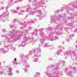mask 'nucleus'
<instances>
[{
	"instance_id": "obj_1",
	"label": "nucleus",
	"mask_w": 77,
	"mask_h": 77,
	"mask_svg": "<svg viewBox=\"0 0 77 77\" xmlns=\"http://www.w3.org/2000/svg\"><path fill=\"white\" fill-rule=\"evenodd\" d=\"M25 33H27L28 31L27 30H24L23 32H17V31L14 30V31H9V35L8 34H6V35H2V38L5 37L6 39L5 42H15L16 41L20 39L21 37V35L24 36Z\"/></svg>"
},
{
	"instance_id": "obj_2",
	"label": "nucleus",
	"mask_w": 77,
	"mask_h": 77,
	"mask_svg": "<svg viewBox=\"0 0 77 77\" xmlns=\"http://www.w3.org/2000/svg\"><path fill=\"white\" fill-rule=\"evenodd\" d=\"M59 65V64L51 65V67H48L46 72L48 77H60V75L62 73L61 72L56 71L59 70V67L58 66Z\"/></svg>"
},
{
	"instance_id": "obj_3",
	"label": "nucleus",
	"mask_w": 77,
	"mask_h": 77,
	"mask_svg": "<svg viewBox=\"0 0 77 77\" xmlns=\"http://www.w3.org/2000/svg\"><path fill=\"white\" fill-rule=\"evenodd\" d=\"M23 0H9L8 6L6 7V11H4L2 15H0V21H2L3 22L5 21V17L9 15V13L8 9L10 8L11 6L13 5L15 3H17L18 2H20Z\"/></svg>"
},
{
	"instance_id": "obj_4",
	"label": "nucleus",
	"mask_w": 77,
	"mask_h": 77,
	"mask_svg": "<svg viewBox=\"0 0 77 77\" xmlns=\"http://www.w3.org/2000/svg\"><path fill=\"white\" fill-rule=\"evenodd\" d=\"M28 56H29V55H25L23 54L20 55L21 57L20 62L23 63V67H26L25 68H23V70L25 71V72H27L28 71V69L27 67L30 68V66L27 64V62L26 61V60L28 59Z\"/></svg>"
},
{
	"instance_id": "obj_5",
	"label": "nucleus",
	"mask_w": 77,
	"mask_h": 77,
	"mask_svg": "<svg viewBox=\"0 0 77 77\" xmlns=\"http://www.w3.org/2000/svg\"><path fill=\"white\" fill-rule=\"evenodd\" d=\"M41 48H38L37 49H35L33 50V54L35 57V58L32 60V61L34 62H37L38 61V57L41 56Z\"/></svg>"
},
{
	"instance_id": "obj_6",
	"label": "nucleus",
	"mask_w": 77,
	"mask_h": 77,
	"mask_svg": "<svg viewBox=\"0 0 77 77\" xmlns=\"http://www.w3.org/2000/svg\"><path fill=\"white\" fill-rule=\"evenodd\" d=\"M46 0H41V2H33V6H35L36 8H39L40 7L42 8H46V5L44 4V1Z\"/></svg>"
},
{
	"instance_id": "obj_7",
	"label": "nucleus",
	"mask_w": 77,
	"mask_h": 77,
	"mask_svg": "<svg viewBox=\"0 0 77 77\" xmlns=\"http://www.w3.org/2000/svg\"><path fill=\"white\" fill-rule=\"evenodd\" d=\"M71 55L72 57H75V59L77 60V53L71 50L69 51H66L64 53V57H66L68 55Z\"/></svg>"
},
{
	"instance_id": "obj_8",
	"label": "nucleus",
	"mask_w": 77,
	"mask_h": 77,
	"mask_svg": "<svg viewBox=\"0 0 77 77\" xmlns=\"http://www.w3.org/2000/svg\"><path fill=\"white\" fill-rule=\"evenodd\" d=\"M69 68L70 70H72V69L73 70L69 71L67 73V75L69 76L70 77H73L72 74L73 73V74H75L77 72V69H76V68L75 67L71 68V66L69 67Z\"/></svg>"
},
{
	"instance_id": "obj_9",
	"label": "nucleus",
	"mask_w": 77,
	"mask_h": 77,
	"mask_svg": "<svg viewBox=\"0 0 77 77\" xmlns=\"http://www.w3.org/2000/svg\"><path fill=\"white\" fill-rule=\"evenodd\" d=\"M5 48H0V53H2L4 54H5L6 53L8 52V51L6 50V49L8 50L9 48V45H6L4 46Z\"/></svg>"
},
{
	"instance_id": "obj_10",
	"label": "nucleus",
	"mask_w": 77,
	"mask_h": 77,
	"mask_svg": "<svg viewBox=\"0 0 77 77\" xmlns=\"http://www.w3.org/2000/svg\"><path fill=\"white\" fill-rule=\"evenodd\" d=\"M48 34L49 35L48 39H49L50 41H54L55 39H57V37H54V34H53V33L52 32H51L49 33H48Z\"/></svg>"
},
{
	"instance_id": "obj_11",
	"label": "nucleus",
	"mask_w": 77,
	"mask_h": 77,
	"mask_svg": "<svg viewBox=\"0 0 77 77\" xmlns=\"http://www.w3.org/2000/svg\"><path fill=\"white\" fill-rule=\"evenodd\" d=\"M43 30L44 29H40L38 30L35 29V32H32V35H35L36 36H37V33H38V31H39L40 32V34L41 36H42L44 35V32H42V30Z\"/></svg>"
},
{
	"instance_id": "obj_12",
	"label": "nucleus",
	"mask_w": 77,
	"mask_h": 77,
	"mask_svg": "<svg viewBox=\"0 0 77 77\" xmlns=\"http://www.w3.org/2000/svg\"><path fill=\"white\" fill-rule=\"evenodd\" d=\"M16 9L17 10L16 11L17 12V13L18 14V15H21L22 13H23V12H25V11H23L21 10L19 11L20 9V7H18L16 8Z\"/></svg>"
},
{
	"instance_id": "obj_13",
	"label": "nucleus",
	"mask_w": 77,
	"mask_h": 77,
	"mask_svg": "<svg viewBox=\"0 0 77 77\" xmlns=\"http://www.w3.org/2000/svg\"><path fill=\"white\" fill-rule=\"evenodd\" d=\"M60 47L61 48V50L60 49L58 50L56 52V54L57 55H60V54L61 52H62V51H63V50H64V48L62 47V46H60Z\"/></svg>"
},
{
	"instance_id": "obj_14",
	"label": "nucleus",
	"mask_w": 77,
	"mask_h": 77,
	"mask_svg": "<svg viewBox=\"0 0 77 77\" xmlns=\"http://www.w3.org/2000/svg\"><path fill=\"white\" fill-rule=\"evenodd\" d=\"M33 23V21L31 22H27V23H26V22H25L24 23L22 24V26L20 27V29H23V27H26V24L29 23L30 24V23Z\"/></svg>"
},
{
	"instance_id": "obj_15",
	"label": "nucleus",
	"mask_w": 77,
	"mask_h": 77,
	"mask_svg": "<svg viewBox=\"0 0 77 77\" xmlns=\"http://www.w3.org/2000/svg\"><path fill=\"white\" fill-rule=\"evenodd\" d=\"M37 11L38 13H40L38 15L37 17H40V18H42V17H44V16L42 15V14H41V10H37Z\"/></svg>"
},
{
	"instance_id": "obj_16",
	"label": "nucleus",
	"mask_w": 77,
	"mask_h": 77,
	"mask_svg": "<svg viewBox=\"0 0 77 77\" xmlns=\"http://www.w3.org/2000/svg\"><path fill=\"white\" fill-rule=\"evenodd\" d=\"M51 18V23L52 24V23H56V21H55V19L54 18V16H51L50 17Z\"/></svg>"
},
{
	"instance_id": "obj_17",
	"label": "nucleus",
	"mask_w": 77,
	"mask_h": 77,
	"mask_svg": "<svg viewBox=\"0 0 77 77\" xmlns=\"http://www.w3.org/2000/svg\"><path fill=\"white\" fill-rule=\"evenodd\" d=\"M16 60H17V59L15 58L14 60L13 61V63L14 65H20L21 64V63L18 62L17 63V62H16Z\"/></svg>"
},
{
	"instance_id": "obj_18",
	"label": "nucleus",
	"mask_w": 77,
	"mask_h": 77,
	"mask_svg": "<svg viewBox=\"0 0 77 77\" xmlns=\"http://www.w3.org/2000/svg\"><path fill=\"white\" fill-rule=\"evenodd\" d=\"M5 68H8V72H12V69L11 67V66H5Z\"/></svg>"
},
{
	"instance_id": "obj_19",
	"label": "nucleus",
	"mask_w": 77,
	"mask_h": 77,
	"mask_svg": "<svg viewBox=\"0 0 77 77\" xmlns=\"http://www.w3.org/2000/svg\"><path fill=\"white\" fill-rule=\"evenodd\" d=\"M46 38H47V37H45L44 38H43L40 40V41L41 42V43L42 45L44 43V41H44V39H46Z\"/></svg>"
},
{
	"instance_id": "obj_20",
	"label": "nucleus",
	"mask_w": 77,
	"mask_h": 77,
	"mask_svg": "<svg viewBox=\"0 0 77 77\" xmlns=\"http://www.w3.org/2000/svg\"><path fill=\"white\" fill-rule=\"evenodd\" d=\"M26 45V42H23L22 43V44L19 45L18 46V47H20L21 46L23 47H25Z\"/></svg>"
},
{
	"instance_id": "obj_21",
	"label": "nucleus",
	"mask_w": 77,
	"mask_h": 77,
	"mask_svg": "<svg viewBox=\"0 0 77 77\" xmlns=\"http://www.w3.org/2000/svg\"><path fill=\"white\" fill-rule=\"evenodd\" d=\"M13 22L14 23H18V24H21V23L20 21L19 20H18L17 19H15L13 20Z\"/></svg>"
},
{
	"instance_id": "obj_22",
	"label": "nucleus",
	"mask_w": 77,
	"mask_h": 77,
	"mask_svg": "<svg viewBox=\"0 0 77 77\" xmlns=\"http://www.w3.org/2000/svg\"><path fill=\"white\" fill-rule=\"evenodd\" d=\"M27 7L28 8H27L26 9V11L27 12H28L30 11H31V10H32V8H30V5H28Z\"/></svg>"
},
{
	"instance_id": "obj_23",
	"label": "nucleus",
	"mask_w": 77,
	"mask_h": 77,
	"mask_svg": "<svg viewBox=\"0 0 77 77\" xmlns=\"http://www.w3.org/2000/svg\"><path fill=\"white\" fill-rule=\"evenodd\" d=\"M34 77H40V73L39 72H36L35 73V75L34 76Z\"/></svg>"
},
{
	"instance_id": "obj_24",
	"label": "nucleus",
	"mask_w": 77,
	"mask_h": 77,
	"mask_svg": "<svg viewBox=\"0 0 77 77\" xmlns=\"http://www.w3.org/2000/svg\"><path fill=\"white\" fill-rule=\"evenodd\" d=\"M61 15H59L57 16L56 17V18L57 19V21H59V20H60V18L61 17H61Z\"/></svg>"
},
{
	"instance_id": "obj_25",
	"label": "nucleus",
	"mask_w": 77,
	"mask_h": 77,
	"mask_svg": "<svg viewBox=\"0 0 77 77\" xmlns=\"http://www.w3.org/2000/svg\"><path fill=\"white\" fill-rule=\"evenodd\" d=\"M35 14V12L34 11H30V12L29 14V15H34V14Z\"/></svg>"
},
{
	"instance_id": "obj_26",
	"label": "nucleus",
	"mask_w": 77,
	"mask_h": 77,
	"mask_svg": "<svg viewBox=\"0 0 77 77\" xmlns=\"http://www.w3.org/2000/svg\"><path fill=\"white\" fill-rule=\"evenodd\" d=\"M43 47H51V45H48L47 44H45L43 46Z\"/></svg>"
},
{
	"instance_id": "obj_27",
	"label": "nucleus",
	"mask_w": 77,
	"mask_h": 77,
	"mask_svg": "<svg viewBox=\"0 0 77 77\" xmlns=\"http://www.w3.org/2000/svg\"><path fill=\"white\" fill-rule=\"evenodd\" d=\"M11 11L13 13H15V14H17V11L14 9H12L11 10Z\"/></svg>"
},
{
	"instance_id": "obj_28",
	"label": "nucleus",
	"mask_w": 77,
	"mask_h": 77,
	"mask_svg": "<svg viewBox=\"0 0 77 77\" xmlns=\"http://www.w3.org/2000/svg\"><path fill=\"white\" fill-rule=\"evenodd\" d=\"M8 75L9 76H11L13 75V73L11 72H8Z\"/></svg>"
},
{
	"instance_id": "obj_29",
	"label": "nucleus",
	"mask_w": 77,
	"mask_h": 77,
	"mask_svg": "<svg viewBox=\"0 0 77 77\" xmlns=\"http://www.w3.org/2000/svg\"><path fill=\"white\" fill-rule=\"evenodd\" d=\"M28 37H27V36H25L23 38L24 40V41H27V40H28Z\"/></svg>"
},
{
	"instance_id": "obj_30",
	"label": "nucleus",
	"mask_w": 77,
	"mask_h": 77,
	"mask_svg": "<svg viewBox=\"0 0 77 77\" xmlns=\"http://www.w3.org/2000/svg\"><path fill=\"white\" fill-rule=\"evenodd\" d=\"M60 62L62 63V65L63 66H64L65 65V61H60Z\"/></svg>"
},
{
	"instance_id": "obj_31",
	"label": "nucleus",
	"mask_w": 77,
	"mask_h": 77,
	"mask_svg": "<svg viewBox=\"0 0 77 77\" xmlns=\"http://www.w3.org/2000/svg\"><path fill=\"white\" fill-rule=\"evenodd\" d=\"M29 39L30 42H33V38H29Z\"/></svg>"
},
{
	"instance_id": "obj_32",
	"label": "nucleus",
	"mask_w": 77,
	"mask_h": 77,
	"mask_svg": "<svg viewBox=\"0 0 77 77\" xmlns=\"http://www.w3.org/2000/svg\"><path fill=\"white\" fill-rule=\"evenodd\" d=\"M60 11L59 10L57 11H55L54 12V13L55 14H57V13H59V12H60Z\"/></svg>"
},
{
	"instance_id": "obj_33",
	"label": "nucleus",
	"mask_w": 77,
	"mask_h": 77,
	"mask_svg": "<svg viewBox=\"0 0 77 77\" xmlns=\"http://www.w3.org/2000/svg\"><path fill=\"white\" fill-rule=\"evenodd\" d=\"M64 70H65V72H66L68 71V68H65V69H64Z\"/></svg>"
},
{
	"instance_id": "obj_34",
	"label": "nucleus",
	"mask_w": 77,
	"mask_h": 77,
	"mask_svg": "<svg viewBox=\"0 0 77 77\" xmlns=\"http://www.w3.org/2000/svg\"><path fill=\"white\" fill-rule=\"evenodd\" d=\"M12 50H13V51H15L16 50V48H11Z\"/></svg>"
},
{
	"instance_id": "obj_35",
	"label": "nucleus",
	"mask_w": 77,
	"mask_h": 77,
	"mask_svg": "<svg viewBox=\"0 0 77 77\" xmlns=\"http://www.w3.org/2000/svg\"><path fill=\"white\" fill-rule=\"evenodd\" d=\"M3 73H4V72L3 71H1L0 72V74H1V75H2Z\"/></svg>"
},
{
	"instance_id": "obj_36",
	"label": "nucleus",
	"mask_w": 77,
	"mask_h": 77,
	"mask_svg": "<svg viewBox=\"0 0 77 77\" xmlns=\"http://www.w3.org/2000/svg\"><path fill=\"white\" fill-rule=\"evenodd\" d=\"M51 30H52V28H51V27H50L49 28V31H51Z\"/></svg>"
},
{
	"instance_id": "obj_37",
	"label": "nucleus",
	"mask_w": 77,
	"mask_h": 77,
	"mask_svg": "<svg viewBox=\"0 0 77 77\" xmlns=\"http://www.w3.org/2000/svg\"><path fill=\"white\" fill-rule=\"evenodd\" d=\"M15 27L14 25H11L10 26V28H13V27Z\"/></svg>"
},
{
	"instance_id": "obj_38",
	"label": "nucleus",
	"mask_w": 77,
	"mask_h": 77,
	"mask_svg": "<svg viewBox=\"0 0 77 77\" xmlns=\"http://www.w3.org/2000/svg\"><path fill=\"white\" fill-rule=\"evenodd\" d=\"M33 53V51H30L29 52V54H32Z\"/></svg>"
},
{
	"instance_id": "obj_39",
	"label": "nucleus",
	"mask_w": 77,
	"mask_h": 77,
	"mask_svg": "<svg viewBox=\"0 0 77 77\" xmlns=\"http://www.w3.org/2000/svg\"><path fill=\"white\" fill-rule=\"evenodd\" d=\"M48 59L49 60H53V59H52V58H49Z\"/></svg>"
},
{
	"instance_id": "obj_40",
	"label": "nucleus",
	"mask_w": 77,
	"mask_h": 77,
	"mask_svg": "<svg viewBox=\"0 0 77 77\" xmlns=\"http://www.w3.org/2000/svg\"><path fill=\"white\" fill-rule=\"evenodd\" d=\"M74 32H77V29H75L74 30Z\"/></svg>"
},
{
	"instance_id": "obj_41",
	"label": "nucleus",
	"mask_w": 77,
	"mask_h": 77,
	"mask_svg": "<svg viewBox=\"0 0 77 77\" xmlns=\"http://www.w3.org/2000/svg\"><path fill=\"white\" fill-rule=\"evenodd\" d=\"M16 72L17 73V74H19V72H20L18 70H17L16 71Z\"/></svg>"
},
{
	"instance_id": "obj_42",
	"label": "nucleus",
	"mask_w": 77,
	"mask_h": 77,
	"mask_svg": "<svg viewBox=\"0 0 77 77\" xmlns=\"http://www.w3.org/2000/svg\"><path fill=\"white\" fill-rule=\"evenodd\" d=\"M4 7H2L1 8H0V10H2V9H4Z\"/></svg>"
},
{
	"instance_id": "obj_43",
	"label": "nucleus",
	"mask_w": 77,
	"mask_h": 77,
	"mask_svg": "<svg viewBox=\"0 0 77 77\" xmlns=\"http://www.w3.org/2000/svg\"><path fill=\"white\" fill-rule=\"evenodd\" d=\"M32 28L31 27H29V29H28V30H31L32 29Z\"/></svg>"
},
{
	"instance_id": "obj_44",
	"label": "nucleus",
	"mask_w": 77,
	"mask_h": 77,
	"mask_svg": "<svg viewBox=\"0 0 77 77\" xmlns=\"http://www.w3.org/2000/svg\"><path fill=\"white\" fill-rule=\"evenodd\" d=\"M66 41L67 42H69V39L66 40Z\"/></svg>"
},
{
	"instance_id": "obj_45",
	"label": "nucleus",
	"mask_w": 77,
	"mask_h": 77,
	"mask_svg": "<svg viewBox=\"0 0 77 77\" xmlns=\"http://www.w3.org/2000/svg\"><path fill=\"white\" fill-rule=\"evenodd\" d=\"M57 35H59V34H60V32H57Z\"/></svg>"
},
{
	"instance_id": "obj_46",
	"label": "nucleus",
	"mask_w": 77,
	"mask_h": 77,
	"mask_svg": "<svg viewBox=\"0 0 77 77\" xmlns=\"http://www.w3.org/2000/svg\"><path fill=\"white\" fill-rule=\"evenodd\" d=\"M3 68V67L1 66H0V69H2Z\"/></svg>"
},
{
	"instance_id": "obj_47",
	"label": "nucleus",
	"mask_w": 77,
	"mask_h": 77,
	"mask_svg": "<svg viewBox=\"0 0 77 77\" xmlns=\"http://www.w3.org/2000/svg\"><path fill=\"white\" fill-rule=\"evenodd\" d=\"M68 8V9H67V8H66V9H67V10H70V9L69 8Z\"/></svg>"
},
{
	"instance_id": "obj_48",
	"label": "nucleus",
	"mask_w": 77,
	"mask_h": 77,
	"mask_svg": "<svg viewBox=\"0 0 77 77\" xmlns=\"http://www.w3.org/2000/svg\"><path fill=\"white\" fill-rule=\"evenodd\" d=\"M58 27H56L55 28V31H56V29Z\"/></svg>"
},
{
	"instance_id": "obj_49",
	"label": "nucleus",
	"mask_w": 77,
	"mask_h": 77,
	"mask_svg": "<svg viewBox=\"0 0 77 77\" xmlns=\"http://www.w3.org/2000/svg\"><path fill=\"white\" fill-rule=\"evenodd\" d=\"M27 17H28V14H26V18H27Z\"/></svg>"
},
{
	"instance_id": "obj_50",
	"label": "nucleus",
	"mask_w": 77,
	"mask_h": 77,
	"mask_svg": "<svg viewBox=\"0 0 77 77\" xmlns=\"http://www.w3.org/2000/svg\"><path fill=\"white\" fill-rule=\"evenodd\" d=\"M33 10H34L35 11V10H36V8H33Z\"/></svg>"
},
{
	"instance_id": "obj_51",
	"label": "nucleus",
	"mask_w": 77,
	"mask_h": 77,
	"mask_svg": "<svg viewBox=\"0 0 77 77\" xmlns=\"http://www.w3.org/2000/svg\"><path fill=\"white\" fill-rule=\"evenodd\" d=\"M70 37H71L72 36V35H69Z\"/></svg>"
},
{
	"instance_id": "obj_52",
	"label": "nucleus",
	"mask_w": 77,
	"mask_h": 77,
	"mask_svg": "<svg viewBox=\"0 0 77 77\" xmlns=\"http://www.w3.org/2000/svg\"><path fill=\"white\" fill-rule=\"evenodd\" d=\"M1 3L2 4V5H3V2L2 1V2H1Z\"/></svg>"
},
{
	"instance_id": "obj_53",
	"label": "nucleus",
	"mask_w": 77,
	"mask_h": 77,
	"mask_svg": "<svg viewBox=\"0 0 77 77\" xmlns=\"http://www.w3.org/2000/svg\"><path fill=\"white\" fill-rule=\"evenodd\" d=\"M2 45V42H0V45Z\"/></svg>"
},
{
	"instance_id": "obj_54",
	"label": "nucleus",
	"mask_w": 77,
	"mask_h": 77,
	"mask_svg": "<svg viewBox=\"0 0 77 77\" xmlns=\"http://www.w3.org/2000/svg\"><path fill=\"white\" fill-rule=\"evenodd\" d=\"M3 32H6V30H5L4 29L3 30Z\"/></svg>"
},
{
	"instance_id": "obj_55",
	"label": "nucleus",
	"mask_w": 77,
	"mask_h": 77,
	"mask_svg": "<svg viewBox=\"0 0 77 77\" xmlns=\"http://www.w3.org/2000/svg\"><path fill=\"white\" fill-rule=\"evenodd\" d=\"M31 1H32V0H29V2H31Z\"/></svg>"
},
{
	"instance_id": "obj_56",
	"label": "nucleus",
	"mask_w": 77,
	"mask_h": 77,
	"mask_svg": "<svg viewBox=\"0 0 77 77\" xmlns=\"http://www.w3.org/2000/svg\"><path fill=\"white\" fill-rule=\"evenodd\" d=\"M34 20H35V21H36L37 19H34Z\"/></svg>"
},
{
	"instance_id": "obj_57",
	"label": "nucleus",
	"mask_w": 77,
	"mask_h": 77,
	"mask_svg": "<svg viewBox=\"0 0 77 77\" xmlns=\"http://www.w3.org/2000/svg\"><path fill=\"white\" fill-rule=\"evenodd\" d=\"M1 65H2V63L0 62V66H1Z\"/></svg>"
},
{
	"instance_id": "obj_58",
	"label": "nucleus",
	"mask_w": 77,
	"mask_h": 77,
	"mask_svg": "<svg viewBox=\"0 0 77 77\" xmlns=\"http://www.w3.org/2000/svg\"><path fill=\"white\" fill-rule=\"evenodd\" d=\"M72 21H71L72 23H74V22H72Z\"/></svg>"
},
{
	"instance_id": "obj_59",
	"label": "nucleus",
	"mask_w": 77,
	"mask_h": 77,
	"mask_svg": "<svg viewBox=\"0 0 77 77\" xmlns=\"http://www.w3.org/2000/svg\"><path fill=\"white\" fill-rule=\"evenodd\" d=\"M62 11H63V8H62Z\"/></svg>"
},
{
	"instance_id": "obj_60",
	"label": "nucleus",
	"mask_w": 77,
	"mask_h": 77,
	"mask_svg": "<svg viewBox=\"0 0 77 77\" xmlns=\"http://www.w3.org/2000/svg\"><path fill=\"white\" fill-rule=\"evenodd\" d=\"M3 63H5V61H4L3 62Z\"/></svg>"
},
{
	"instance_id": "obj_61",
	"label": "nucleus",
	"mask_w": 77,
	"mask_h": 77,
	"mask_svg": "<svg viewBox=\"0 0 77 77\" xmlns=\"http://www.w3.org/2000/svg\"><path fill=\"white\" fill-rule=\"evenodd\" d=\"M76 47L77 48V45L76 46Z\"/></svg>"
},
{
	"instance_id": "obj_62",
	"label": "nucleus",
	"mask_w": 77,
	"mask_h": 77,
	"mask_svg": "<svg viewBox=\"0 0 77 77\" xmlns=\"http://www.w3.org/2000/svg\"><path fill=\"white\" fill-rule=\"evenodd\" d=\"M76 43H77V40L76 41Z\"/></svg>"
},
{
	"instance_id": "obj_63",
	"label": "nucleus",
	"mask_w": 77,
	"mask_h": 77,
	"mask_svg": "<svg viewBox=\"0 0 77 77\" xmlns=\"http://www.w3.org/2000/svg\"><path fill=\"white\" fill-rule=\"evenodd\" d=\"M65 59H66V57H65Z\"/></svg>"
},
{
	"instance_id": "obj_64",
	"label": "nucleus",
	"mask_w": 77,
	"mask_h": 77,
	"mask_svg": "<svg viewBox=\"0 0 77 77\" xmlns=\"http://www.w3.org/2000/svg\"><path fill=\"white\" fill-rule=\"evenodd\" d=\"M75 8H77V7H75Z\"/></svg>"
}]
</instances>
